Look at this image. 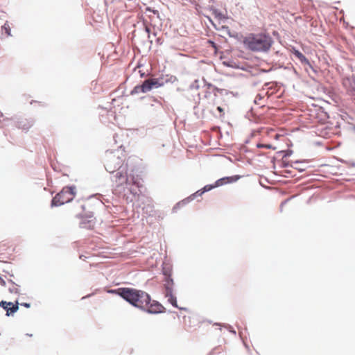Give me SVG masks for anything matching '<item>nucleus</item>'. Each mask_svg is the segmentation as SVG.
<instances>
[{"mask_svg":"<svg viewBox=\"0 0 355 355\" xmlns=\"http://www.w3.org/2000/svg\"><path fill=\"white\" fill-rule=\"evenodd\" d=\"M80 259H84V256L80 255Z\"/></svg>","mask_w":355,"mask_h":355,"instance_id":"obj_22","label":"nucleus"},{"mask_svg":"<svg viewBox=\"0 0 355 355\" xmlns=\"http://www.w3.org/2000/svg\"><path fill=\"white\" fill-rule=\"evenodd\" d=\"M8 291L11 294H18L19 293V285L15 284L12 280L8 282Z\"/></svg>","mask_w":355,"mask_h":355,"instance_id":"obj_11","label":"nucleus"},{"mask_svg":"<svg viewBox=\"0 0 355 355\" xmlns=\"http://www.w3.org/2000/svg\"><path fill=\"white\" fill-rule=\"evenodd\" d=\"M125 155L121 151H110L105 154L104 164L105 169L109 173H114L119 170L123 165Z\"/></svg>","mask_w":355,"mask_h":355,"instance_id":"obj_3","label":"nucleus"},{"mask_svg":"<svg viewBox=\"0 0 355 355\" xmlns=\"http://www.w3.org/2000/svg\"><path fill=\"white\" fill-rule=\"evenodd\" d=\"M109 292L118 294L132 306L149 313H160L165 311V308L160 303L151 300L150 296L145 291L130 288H120Z\"/></svg>","mask_w":355,"mask_h":355,"instance_id":"obj_1","label":"nucleus"},{"mask_svg":"<svg viewBox=\"0 0 355 355\" xmlns=\"http://www.w3.org/2000/svg\"><path fill=\"white\" fill-rule=\"evenodd\" d=\"M146 31L148 32L149 31V28L148 27H146Z\"/></svg>","mask_w":355,"mask_h":355,"instance_id":"obj_23","label":"nucleus"},{"mask_svg":"<svg viewBox=\"0 0 355 355\" xmlns=\"http://www.w3.org/2000/svg\"><path fill=\"white\" fill-rule=\"evenodd\" d=\"M261 100V97L260 96H257L254 100V103L257 104H260L259 101Z\"/></svg>","mask_w":355,"mask_h":355,"instance_id":"obj_17","label":"nucleus"},{"mask_svg":"<svg viewBox=\"0 0 355 355\" xmlns=\"http://www.w3.org/2000/svg\"><path fill=\"white\" fill-rule=\"evenodd\" d=\"M160 86H162V84L159 83V80L157 79H147L142 83V85H141V92L146 93L147 92L150 91L153 87L157 88Z\"/></svg>","mask_w":355,"mask_h":355,"instance_id":"obj_6","label":"nucleus"},{"mask_svg":"<svg viewBox=\"0 0 355 355\" xmlns=\"http://www.w3.org/2000/svg\"><path fill=\"white\" fill-rule=\"evenodd\" d=\"M245 46L252 51H267L272 46L271 37L265 34H249L243 39Z\"/></svg>","mask_w":355,"mask_h":355,"instance_id":"obj_2","label":"nucleus"},{"mask_svg":"<svg viewBox=\"0 0 355 355\" xmlns=\"http://www.w3.org/2000/svg\"><path fill=\"white\" fill-rule=\"evenodd\" d=\"M292 53L302 63L309 64L308 59L300 51L293 49Z\"/></svg>","mask_w":355,"mask_h":355,"instance_id":"obj_12","label":"nucleus"},{"mask_svg":"<svg viewBox=\"0 0 355 355\" xmlns=\"http://www.w3.org/2000/svg\"><path fill=\"white\" fill-rule=\"evenodd\" d=\"M170 284H173V280L171 279L170 281H168V285L166 286V291H165V296L168 298V301L175 307L178 308V306L177 304V299L176 297H175L173 295V290L170 287Z\"/></svg>","mask_w":355,"mask_h":355,"instance_id":"obj_7","label":"nucleus"},{"mask_svg":"<svg viewBox=\"0 0 355 355\" xmlns=\"http://www.w3.org/2000/svg\"><path fill=\"white\" fill-rule=\"evenodd\" d=\"M140 92H141V85H137L131 91L130 94L132 95H133V94H138V93H140Z\"/></svg>","mask_w":355,"mask_h":355,"instance_id":"obj_15","label":"nucleus"},{"mask_svg":"<svg viewBox=\"0 0 355 355\" xmlns=\"http://www.w3.org/2000/svg\"><path fill=\"white\" fill-rule=\"evenodd\" d=\"M76 195L75 187H66L57 193L52 200L53 206H60L71 201Z\"/></svg>","mask_w":355,"mask_h":355,"instance_id":"obj_4","label":"nucleus"},{"mask_svg":"<svg viewBox=\"0 0 355 355\" xmlns=\"http://www.w3.org/2000/svg\"><path fill=\"white\" fill-rule=\"evenodd\" d=\"M0 284L3 286H7V283L1 277H0Z\"/></svg>","mask_w":355,"mask_h":355,"instance_id":"obj_18","label":"nucleus"},{"mask_svg":"<svg viewBox=\"0 0 355 355\" xmlns=\"http://www.w3.org/2000/svg\"><path fill=\"white\" fill-rule=\"evenodd\" d=\"M0 306L3 307L4 309L6 310L8 315L15 313L19 309L17 302L16 303V304H13L12 302L1 301L0 302Z\"/></svg>","mask_w":355,"mask_h":355,"instance_id":"obj_9","label":"nucleus"},{"mask_svg":"<svg viewBox=\"0 0 355 355\" xmlns=\"http://www.w3.org/2000/svg\"><path fill=\"white\" fill-rule=\"evenodd\" d=\"M132 182L134 184H137V187H139L138 183H137L135 180H133Z\"/></svg>","mask_w":355,"mask_h":355,"instance_id":"obj_19","label":"nucleus"},{"mask_svg":"<svg viewBox=\"0 0 355 355\" xmlns=\"http://www.w3.org/2000/svg\"><path fill=\"white\" fill-rule=\"evenodd\" d=\"M216 187H215V184H207L206 186H205L202 189V190H200L196 192V194H199V195H201L205 191H209L210 190H211L212 189L214 188H216Z\"/></svg>","mask_w":355,"mask_h":355,"instance_id":"obj_14","label":"nucleus"},{"mask_svg":"<svg viewBox=\"0 0 355 355\" xmlns=\"http://www.w3.org/2000/svg\"><path fill=\"white\" fill-rule=\"evenodd\" d=\"M343 85L346 89L347 93L355 99V77L344 78Z\"/></svg>","mask_w":355,"mask_h":355,"instance_id":"obj_5","label":"nucleus"},{"mask_svg":"<svg viewBox=\"0 0 355 355\" xmlns=\"http://www.w3.org/2000/svg\"><path fill=\"white\" fill-rule=\"evenodd\" d=\"M130 191H131V193H132L134 195H136V194L137 193L136 191H135V192H134V191H132V190H130Z\"/></svg>","mask_w":355,"mask_h":355,"instance_id":"obj_20","label":"nucleus"},{"mask_svg":"<svg viewBox=\"0 0 355 355\" xmlns=\"http://www.w3.org/2000/svg\"><path fill=\"white\" fill-rule=\"evenodd\" d=\"M2 35L6 37L11 36V27L8 21H6L1 27Z\"/></svg>","mask_w":355,"mask_h":355,"instance_id":"obj_13","label":"nucleus"},{"mask_svg":"<svg viewBox=\"0 0 355 355\" xmlns=\"http://www.w3.org/2000/svg\"><path fill=\"white\" fill-rule=\"evenodd\" d=\"M217 110L220 112V116L223 117L225 115L224 110L221 107H218Z\"/></svg>","mask_w":355,"mask_h":355,"instance_id":"obj_16","label":"nucleus"},{"mask_svg":"<svg viewBox=\"0 0 355 355\" xmlns=\"http://www.w3.org/2000/svg\"><path fill=\"white\" fill-rule=\"evenodd\" d=\"M240 179L239 175H233L229 177H224L220 179H218L215 182V187H218L223 186L225 184H231L236 182Z\"/></svg>","mask_w":355,"mask_h":355,"instance_id":"obj_8","label":"nucleus"},{"mask_svg":"<svg viewBox=\"0 0 355 355\" xmlns=\"http://www.w3.org/2000/svg\"><path fill=\"white\" fill-rule=\"evenodd\" d=\"M24 305L25 306H26V307H28V306H29V304H26V303H25Z\"/></svg>","mask_w":355,"mask_h":355,"instance_id":"obj_21","label":"nucleus"},{"mask_svg":"<svg viewBox=\"0 0 355 355\" xmlns=\"http://www.w3.org/2000/svg\"><path fill=\"white\" fill-rule=\"evenodd\" d=\"M116 182H118L119 184H123L124 182L126 183V184H128V179L127 178V173L126 172H118L116 175Z\"/></svg>","mask_w":355,"mask_h":355,"instance_id":"obj_10","label":"nucleus"}]
</instances>
